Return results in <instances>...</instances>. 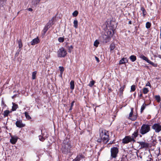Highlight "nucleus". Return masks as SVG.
Returning a JSON list of instances; mask_svg holds the SVG:
<instances>
[{"label": "nucleus", "instance_id": "obj_46", "mask_svg": "<svg viewBox=\"0 0 161 161\" xmlns=\"http://www.w3.org/2000/svg\"><path fill=\"white\" fill-rule=\"evenodd\" d=\"M75 101H73L72 102V103H71V106L73 107V106L74 104V103H75Z\"/></svg>", "mask_w": 161, "mask_h": 161}, {"label": "nucleus", "instance_id": "obj_43", "mask_svg": "<svg viewBox=\"0 0 161 161\" xmlns=\"http://www.w3.org/2000/svg\"><path fill=\"white\" fill-rule=\"evenodd\" d=\"M114 47L113 44H111L110 47V48L111 50H113L114 49Z\"/></svg>", "mask_w": 161, "mask_h": 161}, {"label": "nucleus", "instance_id": "obj_18", "mask_svg": "<svg viewBox=\"0 0 161 161\" xmlns=\"http://www.w3.org/2000/svg\"><path fill=\"white\" fill-rule=\"evenodd\" d=\"M81 158H83V155H78L77 157L73 160V161H79L80 160Z\"/></svg>", "mask_w": 161, "mask_h": 161}, {"label": "nucleus", "instance_id": "obj_56", "mask_svg": "<svg viewBox=\"0 0 161 161\" xmlns=\"http://www.w3.org/2000/svg\"><path fill=\"white\" fill-rule=\"evenodd\" d=\"M113 33H114V31L113 30Z\"/></svg>", "mask_w": 161, "mask_h": 161}, {"label": "nucleus", "instance_id": "obj_13", "mask_svg": "<svg viewBox=\"0 0 161 161\" xmlns=\"http://www.w3.org/2000/svg\"><path fill=\"white\" fill-rule=\"evenodd\" d=\"M128 60L126 58H123L119 61V64H124L128 62Z\"/></svg>", "mask_w": 161, "mask_h": 161}, {"label": "nucleus", "instance_id": "obj_20", "mask_svg": "<svg viewBox=\"0 0 161 161\" xmlns=\"http://www.w3.org/2000/svg\"><path fill=\"white\" fill-rule=\"evenodd\" d=\"M70 88L72 90H73L75 87L74 81L73 80H71L70 83Z\"/></svg>", "mask_w": 161, "mask_h": 161}, {"label": "nucleus", "instance_id": "obj_55", "mask_svg": "<svg viewBox=\"0 0 161 161\" xmlns=\"http://www.w3.org/2000/svg\"><path fill=\"white\" fill-rule=\"evenodd\" d=\"M160 32H161V27H160Z\"/></svg>", "mask_w": 161, "mask_h": 161}, {"label": "nucleus", "instance_id": "obj_42", "mask_svg": "<svg viewBox=\"0 0 161 161\" xmlns=\"http://www.w3.org/2000/svg\"><path fill=\"white\" fill-rule=\"evenodd\" d=\"M39 139L40 141L43 142L45 139V138L41 136H39Z\"/></svg>", "mask_w": 161, "mask_h": 161}, {"label": "nucleus", "instance_id": "obj_33", "mask_svg": "<svg viewBox=\"0 0 161 161\" xmlns=\"http://www.w3.org/2000/svg\"><path fill=\"white\" fill-rule=\"evenodd\" d=\"M155 99L158 102H159L160 99V97L159 95H156L155 97Z\"/></svg>", "mask_w": 161, "mask_h": 161}, {"label": "nucleus", "instance_id": "obj_2", "mask_svg": "<svg viewBox=\"0 0 161 161\" xmlns=\"http://www.w3.org/2000/svg\"><path fill=\"white\" fill-rule=\"evenodd\" d=\"M100 136L101 139H98V142L102 141L104 143H107L109 140L108 131L105 130H103L100 132Z\"/></svg>", "mask_w": 161, "mask_h": 161}, {"label": "nucleus", "instance_id": "obj_48", "mask_svg": "<svg viewBox=\"0 0 161 161\" xmlns=\"http://www.w3.org/2000/svg\"><path fill=\"white\" fill-rule=\"evenodd\" d=\"M28 10L30 11H32V8H29L28 9Z\"/></svg>", "mask_w": 161, "mask_h": 161}, {"label": "nucleus", "instance_id": "obj_4", "mask_svg": "<svg viewBox=\"0 0 161 161\" xmlns=\"http://www.w3.org/2000/svg\"><path fill=\"white\" fill-rule=\"evenodd\" d=\"M135 141L134 138L130 136H125L122 140V142L124 144H127L131 142L134 143Z\"/></svg>", "mask_w": 161, "mask_h": 161}, {"label": "nucleus", "instance_id": "obj_38", "mask_svg": "<svg viewBox=\"0 0 161 161\" xmlns=\"http://www.w3.org/2000/svg\"><path fill=\"white\" fill-rule=\"evenodd\" d=\"M136 90V86L135 85H132L131 87V91L134 92Z\"/></svg>", "mask_w": 161, "mask_h": 161}, {"label": "nucleus", "instance_id": "obj_19", "mask_svg": "<svg viewBox=\"0 0 161 161\" xmlns=\"http://www.w3.org/2000/svg\"><path fill=\"white\" fill-rule=\"evenodd\" d=\"M53 20L52 19L48 22L45 26L48 27V28H49L51 27V25L53 24Z\"/></svg>", "mask_w": 161, "mask_h": 161}, {"label": "nucleus", "instance_id": "obj_14", "mask_svg": "<svg viewBox=\"0 0 161 161\" xmlns=\"http://www.w3.org/2000/svg\"><path fill=\"white\" fill-rule=\"evenodd\" d=\"M107 34L108 35L107 36L105 35V38H107L108 40V41L110 39V36H112L113 34H112L111 31H108L107 32Z\"/></svg>", "mask_w": 161, "mask_h": 161}, {"label": "nucleus", "instance_id": "obj_30", "mask_svg": "<svg viewBox=\"0 0 161 161\" xmlns=\"http://www.w3.org/2000/svg\"><path fill=\"white\" fill-rule=\"evenodd\" d=\"M148 91H149V90L147 88H146V87H144L143 88V93L144 94H147L148 93Z\"/></svg>", "mask_w": 161, "mask_h": 161}, {"label": "nucleus", "instance_id": "obj_54", "mask_svg": "<svg viewBox=\"0 0 161 161\" xmlns=\"http://www.w3.org/2000/svg\"><path fill=\"white\" fill-rule=\"evenodd\" d=\"M160 32V38H161V32Z\"/></svg>", "mask_w": 161, "mask_h": 161}, {"label": "nucleus", "instance_id": "obj_9", "mask_svg": "<svg viewBox=\"0 0 161 161\" xmlns=\"http://www.w3.org/2000/svg\"><path fill=\"white\" fill-rule=\"evenodd\" d=\"M18 138L17 136H11L10 139V142L13 144H14L17 142Z\"/></svg>", "mask_w": 161, "mask_h": 161}, {"label": "nucleus", "instance_id": "obj_15", "mask_svg": "<svg viewBox=\"0 0 161 161\" xmlns=\"http://www.w3.org/2000/svg\"><path fill=\"white\" fill-rule=\"evenodd\" d=\"M138 130H136V131H135L132 134L131 137H133L134 139H135L138 136Z\"/></svg>", "mask_w": 161, "mask_h": 161}, {"label": "nucleus", "instance_id": "obj_34", "mask_svg": "<svg viewBox=\"0 0 161 161\" xmlns=\"http://www.w3.org/2000/svg\"><path fill=\"white\" fill-rule=\"evenodd\" d=\"M151 26V23L149 22H147L146 24V27L147 29H149L150 28Z\"/></svg>", "mask_w": 161, "mask_h": 161}, {"label": "nucleus", "instance_id": "obj_52", "mask_svg": "<svg viewBox=\"0 0 161 161\" xmlns=\"http://www.w3.org/2000/svg\"><path fill=\"white\" fill-rule=\"evenodd\" d=\"M112 91V90L111 89H109V92H110Z\"/></svg>", "mask_w": 161, "mask_h": 161}, {"label": "nucleus", "instance_id": "obj_44", "mask_svg": "<svg viewBox=\"0 0 161 161\" xmlns=\"http://www.w3.org/2000/svg\"><path fill=\"white\" fill-rule=\"evenodd\" d=\"M95 58L96 61H97V62L99 63V60L98 58L97 57L95 56Z\"/></svg>", "mask_w": 161, "mask_h": 161}, {"label": "nucleus", "instance_id": "obj_8", "mask_svg": "<svg viewBox=\"0 0 161 161\" xmlns=\"http://www.w3.org/2000/svg\"><path fill=\"white\" fill-rule=\"evenodd\" d=\"M15 124L17 127L19 128H22L25 126V125L22 123V121L21 120H17Z\"/></svg>", "mask_w": 161, "mask_h": 161}, {"label": "nucleus", "instance_id": "obj_5", "mask_svg": "<svg viewBox=\"0 0 161 161\" xmlns=\"http://www.w3.org/2000/svg\"><path fill=\"white\" fill-rule=\"evenodd\" d=\"M67 52L64 48L61 47L58 51V56L59 57H64L67 54Z\"/></svg>", "mask_w": 161, "mask_h": 161}, {"label": "nucleus", "instance_id": "obj_41", "mask_svg": "<svg viewBox=\"0 0 161 161\" xmlns=\"http://www.w3.org/2000/svg\"><path fill=\"white\" fill-rule=\"evenodd\" d=\"M73 49V47L72 46H70L68 47V52L69 53H71V51Z\"/></svg>", "mask_w": 161, "mask_h": 161}, {"label": "nucleus", "instance_id": "obj_40", "mask_svg": "<svg viewBox=\"0 0 161 161\" xmlns=\"http://www.w3.org/2000/svg\"><path fill=\"white\" fill-rule=\"evenodd\" d=\"M58 41L60 42H62L64 41V39L63 37H60L58 38Z\"/></svg>", "mask_w": 161, "mask_h": 161}, {"label": "nucleus", "instance_id": "obj_10", "mask_svg": "<svg viewBox=\"0 0 161 161\" xmlns=\"http://www.w3.org/2000/svg\"><path fill=\"white\" fill-rule=\"evenodd\" d=\"M138 143L142 148H147L148 147L149 145L148 143L144 142H139Z\"/></svg>", "mask_w": 161, "mask_h": 161}, {"label": "nucleus", "instance_id": "obj_11", "mask_svg": "<svg viewBox=\"0 0 161 161\" xmlns=\"http://www.w3.org/2000/svg\"><path fill=\"white\" fill-rule=\"evenodd\" d=\"M133 109H134L133 108H131V111L129 114V118H128L129 119H131L132 120H134L135 119H136V117H135L134 118H131V117H132V115L133 114Z\"/></svg>", "mask_w": 161, "mask_h": 161}, {"label": "nucleus", "instance_id": "obj_6", "mask_svg": "<svg viewBox=\"0 0 161 161\" xmlns=\"http://www.w3.org/2000/svg\"><path fill=\"white\" fill-rule=\"evenodd\" d=\"M111 157L113 158H115L117 156V155L118 153V149L115 147H114L111 149Z\"/></svg>", "mask_w": 161, "mask_h": 161}, {"label": "nucleus", "instance_id": "obj_29", "mask_svg": "<svg viewBox=\"0 0 161 161\" xmlns=\"http://www.w3.org/2000/svg\"><path fill=\"white\" fill-rule=\"evenodd\" d=\"M95 81L93 80H92L88 84V86L90 87H92L94 85L95 83Z\"/></svg>", "mask_w": 161, "mask_h": 161}, {"label": "nucleus", "instance_id": "obj_1", "mask_svg": "<svg viewBox=\"0 0 161 161\" xmlns=\"http://www.w3.org/2000/svg\"><path fill=\"white\" fill-rule=\"evenodd\" d=\"M72 145L69 139H66L62 144L61 150L63 153L67 154L71 153Z\"/></svg>", "mask_w": 161, "mask_h": 161}, {"label": "nucleus", "instance_id": "obj_32", "mask_svg": "<svg viewBox=\"0 0 161 161\" xmlns=\"http://www.w3.org/2000/svg\"><path fill=\"white\" fill-rule=\"evenodd\" d=\"M148 63L150 64L151 65H153L154 67L157 66V64H154V63L152 62L150 60L148 61Z\"/></svg>", "mask_w": 161, "mask_h": 161}, {"label": "nucleus", "instance_id": "obj_53", "mask_svg": "<svg viewBox=\"0 0 161 161\" xmlns=\"http://www.w3.org/2000/svg\"><path fill=\"white\" fill-rule=\"evenodd\" d=\"M142 94H141H141L139 95V96H140V97H142Z\"/></svg>", "mask_w": 161, "mask_h": 161}, {"label": "nucleus", "instance_id": "obj_24", "mask_svg": "<svg viewBox=\"0 0 161 161\" xmlns=\"http://www.w3.org/2000/svg\"><path fill=\"white\" fill-rule=\"evenodd\" d=\"M141 9L142 12L143 16V17H144L145 16V15L146 14H147V12H146V10H145L144 8H143V7H141Z\"/></svg>", "mask_w": 161, "mask_h": 161}, {"label": "nucleus", "instance_id": "obj_7", "mask_svg": "<svg viewBox=\"0 0 161 161\" xmlns=\"http://www.w3.org/2000/svg\"><path fill=\"white\" fill-rule=\"evenodd\" d=\"M152 128L156 132H159L161 131V125L159 123H155L153 125Z\"/></svg>", "mask_w": 161, "mask_h": 161}, {"label": "nucleus", "instance_id": "obj_26", "mask_svg": "<svg viewBox=\"0 0 161 161\" xmlns=\"http://www.w3.org/2000/svg\"><path fill=\"white\" fill-rule=\"evenodd\" d=\"M40 0H32V3L33 5H36L39 2Z\"/></svg>", "mask_w": 161, "mask_h": 161}, {"label": "nucleus", "instance_id": "obj_21", "mask_svg": "<svg viewBox=\"0 0 161 161\" xmlns=\"http://www.w3.org/2000/svg\"><path fill=\"white\" fill-rule=\"evenodd\" d=\"M74 26L75 28H78V22L76 19H75L73 21Z\"/></svg>", "mask_w": 161, "mask_h": 161}, {"label": "nucleus", "instance_id": "obj_3", "mask_svg": "<svg viewBox=\"0 0 161 161\" xmlns=\"http://www.w3.org/2000/svg\"><path fill=\"white\" fill-rule=\"evenodd\" d=\"M150 130V125L148 124H143L140 130V133L144 135L148 133Z\"/></svg>", "mask_w": 161, "mask_h": 161}, {"label": "nucleus", "instance_id": "obj_36", "mask_svg": "<svg viewBox=\"0 0 161 161\" xmlns=\"http://www.w3.org/2000/svg\"><path fill=\"white\" fill-rule=\"evenodd\" d=\"M99 43V42H98L97 40H96L94 42V45L95 47H97Z\"/></svg>", "mask_w": 161, "mask_h": 161}, {"label": "nucleus", "instance_id": "obj_50", "mask_svg": "<svg viewBox=\"0 0 161 161\" xmlns=\"http://www.w3.org/2000/svg\"><path fill=\"white\" fill-rule=\"evenodd\" d=\"M129 24H131V21H130L129 22Z\"/></svg>", "mask_w": 161, "mask_h": 161}, {"label": "nucleus", "instance_id": "obj_51", "mask_svg": "<svg viewBox=\"0 0 161 161\" xmlns=\"http://www.w3.org/2000/svg\"><path fill=\"white\" fill-rule=\"evenodd\" d=\"M72 107H71L70 106V109H69V110H71L72 109Z\"/></svg>", "mask_w": 161, "mask_h": 161}, {"label": "nucleus", "instance_id": "obj_47", "mask_svg": "<svg viewBox=\"0 0 161 161\" xmlns=\"http://www.w3.org/2000/svg\"><path fill=\"white\" fill-rule=\"evenodd\" d=\"M146 86H150L151 85L149 82L147 83L146 85Z\"/></svg>", "mask_w": 161, "mask_h": 161}, {"label": "nucleus", "instance_id": "obj_39", "mask_svg": "<svg viewBox=\"0 0 161 161\" xmlns=\"http://www.w3.org/2000/svg\"><path fill=\"white\" fill-rule=\"evenodd\" d=\"M78 12L77 10H75L72 13V15L73 16L76 17L78 15Z\"/></svg>", "mask_w": 161, "mask_h": 161}, {"label": "nucleus", "instance_id": "obj_25", "mask_svg": "<svg viewBox=\"0 0 161 161\" xmlns=\"http://www.w3.org/2000/svg\"><path fill=\"white\" fill-rule=\"evenodd\" d=\"M10 112L8 110H6L4 111L3 114L4 117L8 116V114H9Z\"/></svg>", "mask_w": 161, "mask_h": 161}, {"label": "nucleus", "instance_id": "obj_37", "mask_svg": "<svg viewBox=\"0 0 161 161\" xmlns=\"http://www.w3.org/2000/svg\"><path fill=\"white\" fill-rule=\"evenodd\" d=\"M49 28L46 27V26H45V27L42 31V32H43V33H44V34H45L46 32L48 30Z\"/></svg>", "mask_w": 161, "mask_h": 161}, {"label": "nucleus", "instance_id": "obj_23", "mask_svg": "<svg viewBox=\"0 0 161 161\" xmlns=\"http://www.w3.org/2000/svg\"><path fill=\"white\" fill-rule=\"evenodd\" d=\"M147 105L145 103H144L143 105L142 106L141 108V112L142 113L143 111L146 108V106Z\"/></svg>", "mask_w": 161, "mask_h": 161}, {"label": "nucleus", "instance_id": "obj_57", "mask_svg": "<svg viewBox=\"0 0 161 161\" xmlns=\"http://www.w3.org/2000/svg\"><path fill=\"white\" fill-rule=\"evenodd\" d=\"M60 76H61V74H60Z\"/></svg>", "mask_w": 161, "mask_h": 161}, {"label": "nucleus", "instance_id": "obj_12", "mask_svg": "<svg viewBox=\"0 0 161 161\" xmlns=\"http://www.w3.org/2000/svg\"><path fill=\"white\" fill-rule=\"evenodd\" d=\"M31 42V44L32 45H34L37 44L39 42V39L38 38H35L33 39Z\"/></svg>", "mask_w": 161, "mask_h": 161}, {"label": "nucleus", "instance_id": "obj_27", "mask_svg": "<svg viewBox=\"0 0 161 161\" xmlns=\"http://www.w3.org/2000/svg\"><path fill=\"white\" fill-rule=\"evenodd\" d=\"M25 117L27 119H28V120H29L31 119V117L28 114L27 112H25Z\"/></svg>", "mask_w": 161, "mask_h": 161}, {"label": "nucleus", "instance_id": "obj_49", "mask_svg": "<svg viewBox=\"0 0 161 161\" xmlns=\"http://www.w3.org/2000/svg\"><path fill=\"white\" fill-rule=\"evenodd\" d=\"M157 56L158 57L160 58L161 59V55L160 54L157 55Z\"/></svg>", "mask_w": 161, "mask_h": 161}, {"label": "nucleus", "instance_id": "obj_22", "mask_svg": "<svg viewBox=\"0 0 161 161\" xmlns=\"http://www.w3.org/2000/svg\"><path fill=\"white\" fill-rule=\"evenodd\" d=\"M13 106L12 107V111H14L16 110V109L18 108V105L15 104L14 103H13Z\"/></svg>", "mask_w": 161, "mask_h": 161}, {"label": "nucleus", "instance_id": "obj_35", "mask_svg": "<svg viewBox=\"0 0 161 161\" xmlns=\"http://www.w3.org/2000/svg\"><path fill=\"white\" fill-rule=\"evenodd\" d=\"M59 68L60 71V74H61V76H62V74L63 73V72L64 71V68L63 67L60 66L59 67Z\"/></svg>", "mask_w": 161, "mask_h": 161}, {"label": "nucleus", "instance_id": "obj_45", "mask_svg": "<svg viewBox=\"0 0 161 161\" xmlns=\"http://www.w3.org/2000/svg\"><path fill=\"white\" fill-rule=\"evenodd\" d=\"M123 89L122 88H121L120 89V92L121 93H122V92H123Z\"/></svg>", "mask_w": 161, "mask_h": 161}, {"label": "nucleus", "instance_id": "obj_16", "mask_svg": "<svg viewBox=\"0 0 161 161\" xmlns=\"http://www.w3.org/2000/svg\"><path fill=\"white\" fill-rule=\"evenodd\" d=\"M139 57L140 58L142 59L143 60H145L147 63H148V61H149V60L148 59V58L147 57L145 56L143 54H140V55Z\"/></svg>", "mask_w": 161, "mask_h": 161}, {"label": "nucleus", "instance_id": "obj_17", "mask_svg": "<svg viewBox=\"0 0 161 161\" xmlns=\"http://www.w3.org/2000/svg\"><path fill=\"white\" fill-rule=\"evenodd\" d=\"M129 58L130 60L133 62L135 61L136 59V56L134 55H132L130 56Z\"/></svg>", "mask_w": 161, "mask_h": 161}, {"label": "nucleus", "instance_id": "obj_31", "mask_svg": "<svg viewBox=\"0 0 161 161\" xmlns=\"http://www.w3.org/2000/svg\"><path fill=\"white\" fill-rule=\"evenodd\" d=\"M19 47V48H21L22 47V44L21 40H19L18 42Z\"/></svg>", "mask_w": 161, "mask_h": 161}, {"label": "nucleus", "instance_id": "obj_28", "mask_svg": "<svg viewBox=\"0 0 161 161\" xmlns=\"http://www.w3.org/2000/svg\"><path fill=\"white\" fill-rule=\"evenodd\" d=\"M36 71H34L32 72V78L33 80H34L36 79Z\"/></svg>", "mask_w": 161, "mask_h": 161}]
</instances>
